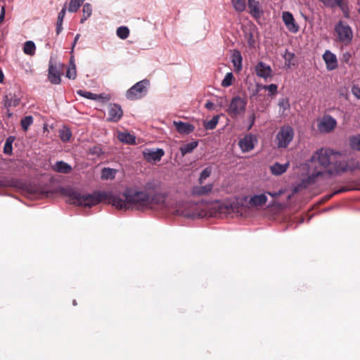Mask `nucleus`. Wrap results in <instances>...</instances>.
I'll use <instances>...</instances> for the list:
<instances>
[{
    "instance_id": "nucleus-1",
    "label": "nucleus",
    "mask_w": 360,
    "mask_h": 360,
    "mask_svg": "<svg viewBox=\"0 0 360 360\" xmlns=\"http://www.w3.org/2000/svg\"><path fill=\"white\" fill-rule=\"evenodd\" d=\"M124 198L117 195L109 198V203L119 210H136L143 211L146 210H160L174 215L195 219L205 217H216L211 215V207L216 202L207 205L204 209L202 205L188 201H180L176 203L166 200L163 193H156L150 195L142 191L127 189L123 193ZM221 218L220 217H218Z\"/></svg>"
},
{
    "instance_id": "nucleus-2",
    "label": "nucleus",
    "mask_w": 360,
    "mask_h": 360,
    "mask_svg": "<svg viewBox=\"0 0 360 360\" xmlns=\"http://www.w3.org/2000/svg\"><path fill=\"white\" fill-rule=\"evenodd\" d=\"M267 202V195L266 193H261L251 196L248 202L247 198H245L240 202H219L211 207V215L220 217H248L252 214V208H259L264 206Z\"/></svg>"
},
{
    "instance_id": "nucleus-3",
    "label": "nucleus",
    "mask_w": 360,
    "mask_h": 360,
    "mask_svg": "<svg viewBox=\"0 0 360 360\" xmlns=\"http://www.w3.org/2000/svg\"><path fill=\"white\" fill-rule=\"evenodd\" d=\"M60 193L68 198L70 203L83 207H91L98 204L105 195V193L82 194L72 188H61Z\"/></svg>"
},
{
    "instance_id": "nucleus-4",
    "label": "nucleus",
    "mask_w": 360,
    "mask_h": 360,
    "mask_svg": "<svg viewBox=\"0 0 360 360\" xmlns=\"http://www.w3.org/2000/svg\"><path fill=\"white\" fill-rule=\"evenodd\" d=\"M317 161L324 168H328L330 172H341L347 169V165L340 160V154L331 149L321 148L316 152Z\"/></svg>"
},
{
    "instance_id": "nucleus-5",
    "label": "nucleus",
    "mask_w": 360,
    "mask_h": 360,
    "mask_svg": "<svg viewBox=\"0 0 360 360\" xmlns=\"http://www.w3.org/2000/svg\"><path fill=\"white\" fill-rule=\"evenodd\" d=\"M294 136L295 131L292 127L290 125L281 127L276 136L277 146L279 148H287L292 141Z\"/></svg>"
},
{
    "instance_id": "nucleus-6",
    "label": "nucleus",
    "mask_w": 360,
    "mask_h": 360,
    "mask_svg": "<svg viewBox=\"0 0 360 360\" xmlns=\"http://www.w3.org/2000/svg\"><path fill=\"white\" fill-rule=\"evenodd\" d=\"M149 81L143 79L133 85L126 93V96L129 100L139 99L146 95Z\"/></svg>"
},
{
    "instance_id": "nucleus-7",
    "label": "nucleus",
    "mask_w": 360,
    "mask_h": 360,
    "mask_svg": "<svg viewBox=\"0 0 360 360\" xmlns=\"http://www.w3.org/2000/svg\"><path fill=\"white\" fill-rule=\"evenodd\" d=\"M335 32L340 42L349 44L352 41L353 32L350 26L346 22L339 21L335 26Z\"/></svg>"
},
{
    "instance_id": "nucleus-8",
    "label": "nucleus",
    "mask_w": 360,
    "mask_h": 360,
    "mask_svg": "<svg viewBox=\"0 0 360 360\" xmlns=\"http://www.w3.org/2000/svg\"><path fill=\"white\" fill-rule=\"evenodd\" d=\"M246 105L247 101L239 96H236L231 99L226 112L231 117H236L245 112Z\"/></svg>"
},
{
    "instance_id": "nucleus-9",
    "label": "nucleus",
    "mask_w": 360,
    "mask_h": 360,
    "mask_svg": "<svg viewBox=\"0 0 360 360\" xmlns=\"http://www.w3.org/2000/svg\"><path fill=\"white\" fill-rule=\"evenodd\" d=\"M337 126L335 118L329 115H324L318 124L319 130L321 132L329 133Z\"/></svg>"
},
{
    "instance_id": "nucleus-10",
    "label": "nucleus",
    "mask_w": 360,
    "mask_h": 360,
    "mask_svg": "<svg viewBox=\"0 0 360 360\" xmlns=\"http://www.w3.org/2000/svg\"><path fill=\"white\" fill-rule=\"evenodd\" d=\"M282 20L288 30L291 33L295 34L299 31L300 27L290 12L283 11L282 13Z\"/></svg>"
},
{
    "instance_id": "nucleus-11",
    "label": "nucleus",
    "mask_w": 360,
    "mask_h": 360,
    "mask_svg": "<svg viewBox=\"0 0 360 360\" xmlns=\"http://www.w3.org/2000/svg\"><path fill=\"white\" fill-rule=\"evenodd\" d=\"M164 155L165 151L162 148H157L156 150L147 148L143 152L144 159L148 162L153 163L159 162Z\"/></svg>"
},
{
    "instance_id": "nucleus-12",
    "label": "nucleus",
    "mask_w": 360,
    "mask_h": 360,
    "mask_svg": "<svg viewBox=\"0 0 360 360\" xmlns=\"http://www.w3.org/2000/svg\"><path fill=\"white\" fill-rule=\"evenodd\" d=\"M108 120L117 122H118L123 115V111L122 110V108L120 105L116 104V103H110L108 105Z\"/></svg>"
},
{
    "instance_id": "nucleus-13",
    "label": "nucleus",
    "mask_w": 360,
    "mask_h": 360,
    "mask_svg": "<svg viewBox=\"0 0 360 360\" xmlns=\"http://www.w3.org/2000/svg\"><path fill=\"white\" fill-rule=\"evenodd\" d=\"M257 139L252 134H248L239 141V146L243 152H249L254 148Z\"/></svg>"
},
{
    "instance_id": "nucleus-14",
    "label": "nucleus",
    "mask_w": 360,
    "mask_h": 360,
    "mask_svg": "<svg viewBox=\"0 0 360 360\" xmlns=\"http://www.w3.org/2000/svg\"><path fill=\"white\" fill-rule=\"evenodd\" d=\"M323 59L328 70H333L338 68V59L336 56L329 50H326L323 54Z\"/></svg>"
},
{
    "instance_id": "nucleus-15",
    "label": "nucleus",
    "mask_w": 360,
    "mask_h": 360,
    "mask_svg": "<svg viewBox=\"0 0 360 360\" xmlns=\"http://www.w3.org/2000/svg\"><path fill=\"white\" fill-rule=\"evenodd\" d=\"M255 72L258 77L267 80L271 77L272 70L270 65L263 62H259L255 66Z\"/></svg>"
},
{
    "instance_id": "nucleus-16",
    "label": "nucleus",
    "mask_w": 360,
    "mask_h": 360,
    "mask_svg": "<svg viewBox=\"0 0 360 360\" xmlns=\"http://www.w3.org/2000/svg\"><path fill=\"white\" fill-rule=\"evenodd\" d=\"M324 4L325 6L329 8L339 7L342 11L345 13V16H347L348 6L344 0H319Z\"/></svg>"
},
{
    "instance_id": "nucleus-17",
    "label": "nucleus",
    "mask_w": 360,
    "mask_h": 360,
    "mask_svg": "<svg viewBox=\"0 0 360 360\" xmlns=\"http://www.w3.org/2000/svg\"><path fill=\"white\" fill-rule=\"evenodd\" d=\"M49 79L54 84H58L60 79V72L56 64H53L51 61L49 62Z\"/></svg>"
},
{
    "instance_id": "nucleus-18",
    "label": "nucleus",
    "mask_w": 360,
    "mask_h": 360,
    "mask_svg": "<svg viewBox=\"0 0 360 360\" xmlns=\"http://www.w3.org/2000/svg\"><path fill=\"white\" fill-rule=\"evenodd\" d=\"M173 124L175 126L176 131L181 134H189L195 129L194 125L188 122L174 121Z\"/></svg>"
},
{
    "instance_id": "nucleus-19",
    "label": "nucleus",
    "mask_w": 360,
    "mask_h": 360,
    "mask_svg": "<svg viewBox=\"0 0 360 360\" xmlns=\"http://www.w3.org/2000/svg\"><path fill=\"white\" fill-rule=\"evenodd\" d=\"M248 5L251 15L256 19L259 18L262 13L259 2L255 0H248Z\"/></svg>"
},
{
    "instance_id": "nucleus-20",
    "label": "nucleus",
    "mask_w": 360,
    "mask_h": 360,
    "mask_svg": "<svg viewBox=\"0 0 360 360\" xmlns=\"http://www.w3.org/2000/svg\"><path fill=\"white\" fill-rule=\"evenodd\" d=\"M53 169L55 172L62 174H69L72 171V167L68 163L60 160L57 161L53 166Z\"/></svg>"
},
{
    "instance_id": "nucleus-21",
    "label": "nucleus",
    "mask_w": 360,
    "mask_h": 360,
    "mask_svg": "<svg viewBox=\"0 0 360 360\" xmlns=\"http://www.w3.org/2000/svg\"><path fill=\"white\" fill-rule=\"evenodd\" d=\"M289 165L290 164L288 162L284 164L276 162L270 166V171L272 173V174L275 176H279L286 172V170L289 167Z\"/></svg>"
},
{
    "instance_id": "nucleus-22",
    "label": "nucleus",
    "mask_w": 360,
    "mask_h": 360,
    "mask_svg": "<svg viewBox=\"0 0 360 360\" xmlns=\"http://www.w3.org/2000/svg\"><path fill=\"white\" fill-rule=\"evenodd\" d=\"M4 103L6 108L15 107L20 103V98L15 94L9 93L4 96Z\"/></svg>"
},
{
    "instance_id": "nucleus-23",
    "label": "nucleus",
    "mask_w": 360,
    "mask_h": 360,
    "mask_svg": "<svg viewBox=\"0 0 360 360\" xmlns=\"http://www.w3.org/2000/svg\"><path fill=\"white\" fill-rule=\"evenodd\" d=\"M212 188L213 184H209L205 186H195L192 192L195 195H202L210 193Z\"/></svg>"
},
{
    "instance_id": "nucleus-24",
    "label": "nucleus",
    "mask_w": 360,
    "mask_h": 360,
    "mask_svg": "<svg viewBox=\"0 0 360 360\" xmlns=\"http://www.w3.org/2000/svg\"><path fill=\"white\" fill-rule=\"evenodd\" d=\"M117 138L122 143H125L127 144L136 143L135 136L129 132H119Z\"/></svg>"
},
{
    "instance_id": "nucleus-25",
    "label": "nucleus",
    "mask_w": 360,
    "mask_h": 360,
    "mask_svg": "<svg viewBox=\"0 0 360 360\" xmlns=\"http://www.w3.org/2000/svg\"><path fill=\"white\" fill-rule=\"evenodd\" d=\"M231 58L235 70L237 71L241 70L243 58L240 52L238 51H234L231 56Z\"/></svg>"
},
{
    "instance_id": "nucleus-26",
    "label": "nucleus",
    "mask_w": 360,
    "mask_h": 360,
    "mask_svg": "<svg viewBox=\"0 0 360 360\" xmlns=\"http://www.w3.org/2000/svg\"><path fill=\"white\" fill-rule=\"evenodd\" d=\"M198 146V141H194L191 143H186L181 146L180 151L182 155V156H184L185 155L188 153H192L194 149H195Z\"/></svg>"
},
{
    "instance_id": "nucleus-27",
    "label": "nucleus",
    "mask_w": 360,
    "mask_h": 360,
    "mask_svg": "<svg viewBox=\"0 0 360 360\" xmlns=\"http://www.w3.org/2000/svg\"><path fill=\"white\" fill-rule=\"evenodd\" d=\"M23 51L26 55L34 56L36 51L35 44L32 41H27L24 44Z\"/></svg>"
},
{
    "instance_id": "nucleus-28",
    "label": "nucleus",
    "mask_w": 360,
    "mask_h": 360,
    "mask_svg": "<svg viewBox=\"0 0 360 360\" xmlns=\"http://www.w3.org/2000/svg\"><path fill=\"white\" fill-rule=\"evenodd\" d=\"M117 170L115 169L105 167L101 171L102 179H112L115 177Z\"/></svg>"
},
{
    "instance_id": "nucleus-29",
    "label": "nucleus",
    "mask_w": 360,
    "mask_h": 360,
    "mask_svg": "<svg viewBox=\"0 0 360 360\" xmlns=\"http://www.w3.org/2000/svg\"><path fill=\"white\" fill-rule=\"evenodd\" d=\"M65 12H66V7L65 6L62 8V10L60 11V13H58L57 25H56V30L57 34H59L63 30L62 24H63V18L65 15Z\"/></svg>"
},
{
    "instance_id": "nucleus-30",
    "label": "nucleus",
    "mask_w": 360,
    "mask_h": 360,
    "mask_svg": "<svg viewBox=\"0 0 360 360\" xmlns=\"http://www.w3.org/2000/svg\"><path fill=\"white\" fill-rule=\"evenodd\" d=\"M77 76L76 66L73 61V57L70 58V63L66 72V77L70 79H75Z\"/></svg>"
},
{
    "instance_id": "nucleus-31",
    "label": "nucleus",
    "mask_w": 360,
    "mask_h": 360,
    "mask_svg": "<svg viewBox=\"0 0 360 360\" xmlns=\"http://www.w3.org/2000/svg\"><path fill=\"white\" fill-rule=\"evenodd\" d=\"M278 106L280 108V110H281V114L282 115H286L285 111L290 108V103L288 98H281V99H279Z\"/></svg>"
},
{
    "instance_id": "nucleus-32",
    "label": "nucleus",
    "mask_w": 360,
    "mask_h": 360,
    "mask_svg": "<svg viewBox=\"0 0 360 360\" xmlns=\"http://www.w3.org/2000/svg\"><path fill=\"white\" fill-rule=\"evenodd\" d=\"M59 134L60 138L63 142L69 141L72 137V132L68 127H63L61 130H60Z\"/></svg>"
},
{
    "instance_id": "nucleus-33",
    "label": "nucleus",
    "mask_w": 360,
    "mask_h": 360,
    "mask_svg": "<svg viewBox=\"0 0 360 360\" xmlns=\"http://www.w3.org/2000/svg\"><path fill=\"white\" fill-rule=\"evenodd\" d=\"M85 0H70L69 7H68V11L71 13H75L77 11V10L81 6L82 4Z\"/></svg>"
},
{
    "instance_id": "nucleus-34",
    "label": "nucleus",
    "mask_w": 360,
    "mask_h": 360,
    "mask_svg": "<svg viewBox=\"0 0 360 360\" xmlns=\"http://www.w3.org/2000/svg\"><path fill=\"white\" fill-rule=\"evenodd\" d=\"M116 34L119 38L125 39L129 35V30L127 27L121 26L117 29Z\"/></svg>"
},
{
    "instance_id": "nucleus-35",
    "label": "nucleus",
    "mask_w": 360,
    "mask_h": 360,
    "mask_svg": "<svg viewBox=\"0 0 360 360\" xmlns=\"http://www.w3.org/2000/svg\"><path fill=\"white\" fill-rule=\"evenodd\" d=\"M231 2L235 10L238 12L243 11L246 8L245 0H231Z\"/></svg>"
},
{
    "instance_id": "nucleus-36",
    "label": "nucleus",
    "mask_w": 360,
    "mask_h": 360,
    "mask_svg": "<svg viewBox=\"0 0 360 360\" xmlns=\"http://www.w3.org/2000/svg\"><path fill=\"white\" fill-rule=\"evenodd\" d=\"M219 115L214 116L210 121L204 123L205 128L206 129H209V130L214 129L216 127V126L219 122Z\"/></svg>"
},
{
    "instance_id": "nucleus-37",
    "label": "nucleus",
    "mask_w": 360,
    "mask_h": 360,
    "mask_svg": "<svg viewBox=\"0 0 360 360\" xmlns=\"http://www.w3.org/2000/svg\"><path fill=\"white\" fill-rule=\"evenodd\" d=\"M33 123V117L31 115H28L22 118L20 121V125L22 129L26 131L29 127Z\"/></svg>"
},
{
    "instance_id": "nucleus-38",
    "label": "nucleus",
    "mask_w": 360,
    "mask_h": 360,
    "mask_svg": "<svg viewBox=\"0 0 360 360\" xmlns=\"http://www.w3.org/2000/svg\"><path fill=\"white\" fill-rule=\"evenodd\" d=\"M15 140L14 136H9L4 144V152L6 154L10 155L12 153V144Z\"/></svg>"
},
{
    "instance_id": "nucleus-39",
    "label": "nucleus",
    "mask_w": 360,
    "mask_h": 360,
    "mask_svg": "<svg viewBox=\"0 0 360 360\" xmlns=\"http://www.w3.org/2000/svg\"><path fill=\"white\" fill-rule=\"evenodd\" d=\"M212 171L211 167H207L201 172L198 179L200 184H203L205 179L210 176Z\"/></svg>"
},
{
    "instance_id": "nucleus-40",
    "label": "nucleus",
    "mask_w": 360,
    "mask_h": 360,
    "mask_svg": "<svg viewBox=\"0 0 360 360\" xmlns=\"http://www.w3.org/2000/svg\"><path fill=\"white\" fill-rule=\"evenodd\" d=\"M233 80V75L232 72H228L221 82V86L224 87H229L232 84Z\"/></svg>"
},
{
    "instance_id": "nucleus-41",
    "label": "nucleus",
    "mask_w": 360,
    "mask_h": 360,
    "mask_svg": "<svg viewBox=\"0 0 360 360\" xmlns=\"http://www.w3.org/2000/svg\"><path fill=\"white\" fill-rule=\"evenodd\" d=\"M77 94L84 98L95 100L96 98V94H92L89 91H86L83 90H78Z\"/></svg>"
},
{
    "instance_id": "nucleus-42",
    "label": "nucleus",
    "mask_w": 360,
    "mask_h": 360,
    "mask_svg": "<svg viewBox=\"0 0 360 360\" xmlns=\"http://www.w3.org/2000/svg\"><path fill=\"white\" fill-rule=\"evenodd\" d=\"M350 146L353 149L360 150V136L352 138L350 139Z\"/></svg>"
},
{
    "instance_id": "nucleus-43",
    "label": "nucleus",
    "mask_w": 360,
    "mask_h": 360,
    "mask_svg": "<svg viewBox=\"0 0 360 360\" xmlns=\"http://www.w3.org/2000/svg\"><path fill=\"white\" fill-rule=\"evenodd\" d=\"M265 90L268 91L269 96H274L278 92V86L275 84H271L266 86Z\"/></svg>"
},
{
    "instance_id": "nucleus-44",
    "label": "nucleus",
    "mask_w": 360,
    "mask_h": 360,
    "mask_svg": "<svg viewBox=\"0 0 360 360\" xmlns=\"http://www.w3.org/2000/svg\"><path fill=\"white\" fill-rule=\"evenodd\" d=\"M83 15L88 18L91 16L92 13V8L90 4L86 3L83 6L82 8Z\"/></svg>"
},
{
    "instance_id": "nucleus-45",
    "label": "nucleus",
    "mask_w": 360,
    "mask_h": 360,
    "mask_svg": "<svg viewBox=\"0 0 360 360\" xmlns=\"http://www.w3.org/2000/svg\"><path fill=\"white\" fill-rule=\"evenodd\" d=\"M89 153L91 155L100 156L103 153V151L100 146H95L89 148Z\"/></svg>"
},
{
    "instance_id": "nucleus-46",
    "label": "nucleus",
    "mask_w": 360,
    "mask_h": 360,
    "mask_svg": "<svg viewBox=\"0 0 360 360\" xmlns=\"http://www.w3.org/2000/svg\"><path fill=\"white\" fill-rule=\"evenodd\" d=\"M13 186V181L5 178L0 179V188Z\"/></svg>"
},
{
    "instance_id": "nucleus-47",
    "label": "nucleus",
    "mask_w": 360,
    "mask_h": 360,
    "mask_svg": "<svg viewBox=\"0 0 360 360\" xmlns=\"http://www.w3.org/2000/svg\"><path fill=\"white\" fill-rule=\"evenodd\" d=\"M352 92L355 97H356L358 99H360V88L359 87L354 86L352 89Z\"/></svg>"
},
{
    "instance_id": "nucleus-48",
    "label": "nucleus",
    "mask_w": 360,
    "mask_h": 360,
    "mask_svg": "<svg viewBox=\"0 0 360 360\" xmlns=\"http://www.w3.org/2000/svg\"><path fill=\"white\" fill-rule=\"evenodd\" d=\"M283 193V191H279L278 192H267L266 194H268L269 195L273 197V198H278Z\"/></svg>"
},
{
    "instance_id": "nucleus-49",
    "label": "nucleus",
    "mask_w": 360,
    "mask_h": 360,
    "mask_svg": "<svg viewBox=\"0 0 360 360\" xmlns=\"http://www.w3.org/2000/svg\"><path fill=\"white\" fill-rule=\"evenodd\" d=\"M266 85L261 84H256V91L259 92L260 91L266 89Z\"/></svg>"
},
{
    "instance_id": "nucleus-50",
    "label": "nucleus",
    "mask_w": 360,
    "mask_h": 360,
    "mask_svg": "<svg viewBox=\"0 0 360 360\" xmlns=\"http://www.w3.org/2000/svg\"><path fill=\"white\" fill-rule=\"evenodd\" d=\"M205 108L208 110H212L214 108V104L211 101H207L205 105Z\"/></svg>"
},
{
    "instance_id": "nucleus-51",
    "label": "nucleus",
    "mask_w": 360,
    "mask_h": 360,
    "mask_svg": "<svg viewBox=\"0 0 360 360\" xmlns=\"http://www.w3.org/2000/svg\"><path fill=\"white\" fill-rule=\"evenodd\" d=\"M5 16V8L4 7L1 8V13H0V24L3 22Z\"/></svg>"
},
{
    "instance_id": "nucleus-52",
    "label": "nucleus",
    "mask_w": 360,
    "mask_h": 360,
    "mask_svg": "<svg viewBox=\"0 0 360 360\" xmlns=\"http://www.w3.org/2000/svg\"><path fill=\"white\" fill-rule=\"evenodd\" d=\"M80 37V34H77L75 37V39H74V41H73V44H72V49L75 47V46L76 45L77 41L79 40Z\"/></svg>"
},
{
    "instance_id": "nucleus-53",
    "label": "nucleus",
    "mask_w": 360,
    "mask_h": 360,
    "mask_svg": "<svg viewBox=\"0 0 360 360\" xmlns=\"http://www.w3.org/2000/svg\"><path fill=\"white\" fill-rule=\"evenodd\" d=\"M250 125L249 127V129H250L252 127V126L253 125L254 122H255V115H252L250 117Z\"/></svg>"
},
{
    "instance_id": "nucleus-54",
    "label": "nucleus",
    "mask_w": 360,
    "mask_h": 360,
    "mask_svg": "<svg viewBox=\"0 0 360 360\" xmlns=\"http://www.w3.org/2000/svg\"><path fill=\"white\" fill-rule=\"evenodd\" d=\"M347 191V189H346V188H342L339 189V190H338L337 191H335V193H342V192H345V191Z\"/></svg>"
},
{
    "instance_id": "nucleus-55",
    "label": "nucleus",
    "mask_w": 360,
    "mask_h": 360,
    "mask_svg": "<svg viewBox=\"0 0 360 360\" xmlns=\"http://www.w3.org/2000/svg\"><path fill=\"white\" fill-rule=\"evenodd\" d=\"M87 19H88L87 17H85V16L83 15L82 18L80 20V23H84Z\"/></svg>"
},
{
    "instance_id": "nucleus-56",
    "label": "nucleus",
    "mask_w": 360,
    "mask_h": 360,
    "mask_svg": "<svg viewBox=\"0 0 360 360\" xmlns=\"http://www.w3.org/2000/svg\"><path fill=\"white\" fill-rule=\"evenodd\" d=\"M258 94H259V92H257L256 89H255V91L252 93V96H258Z\"/></svg>"
},
{
    "instance_id": "nucleus-57",
    "label": "nucleus",
    "mask_w": 360,
    "mask_h": 360,
    "mask_svg": "<svg viewBox=\"0 0 360 360\" xmlns=\"http://www.w3.org/2000/svg\"><path fill=\"white\" fill-rule=\"evenodd\" d=\"M274 205H275V202H271L270 206H274Z\"/></svg>"
},
{
    "instance_id": "nucleus-58",
    "label": "nucleus",
    "mask_w": 360,
    "mask_h": 360,
    "mask_svg": "<svg viewBox=\"0 0 360 360\" xmlns=\"http://www.w3.org/2000/svg\"><path fill=\"white\" fill-rule=\"evenodd\" d=\"M359 13H360V8L359 9Z\"/></svg>"
}]
</instances>
